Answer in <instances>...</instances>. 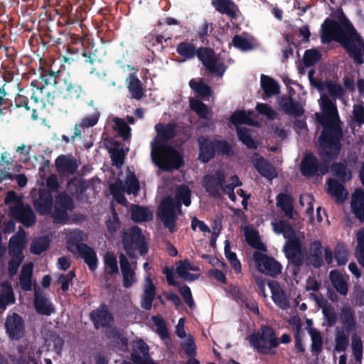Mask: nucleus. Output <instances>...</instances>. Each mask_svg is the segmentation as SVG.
Masks as SVG:
<instances>
[{"label": "nucleus", "instance_id": "f257e3e1", "mask_svg": "<svg viewBox=\"0 0 364 364\" xmlns=\"http://www.w3.org/2000/svg\"><path fill=\"white\" fill-rule=\"evenodd\" d=\"M323 114H316V118L323 129L318 138L320 162L313 153L304 155L300 164L301 174L307 178L323 176L329 171L328 164L338 159L342 148L341 140L343 129L336 105L326 95L321 97Z\"/></svg>", "mask_w": 364, "mask_h": 364}, {"label": "nucleus", "instance_id": "f03ea898", "mask_svg": "<svg viewBox=\"0 0 364 364\" xmlns=\"http://www.w3.org/2000/svg\"><path fill=\"white\" fill-rule=\"evenodd\" d=\"M176 128L175 122H159L154 127L156 136L151 142V156L154 161L161 163L160 167L164 170L178 169L183 165L181 155L168 144L176 136Z\"/></svg>", "mask_w": 364, "mask_h": 364}, {"label": "nucleus", "instance_id": "7ed1b4c3", "mask_svg": "<svg viewBox=\"0 0 364 364\" xmlns=\"http://www.w3.org/2000/svg\"><path fill=\"white\" fill-rule=\"evenodd\" d=\"M54 86L55 91L64 100H75L82 92L80 84L73 80L68 73L55 71L52 68H41L39 80H33L31 86L43 94L48 86Z\"/></svg>", "mask_w": 364, "mask_h": 364}, {"label": "nucleus", "instance_id": "20e7f679", "mask_svg": "<svg viewBox=\"0 0 364 364\" xmlns=\"http://www.w3.org/2000/svg\"><path fill=\"white\" fill-rule=\"evenodd\" d=\"M176 53L183 58V61L190 60L196 57L212 75L223 77L227 70V65L223 62H219L214 50L209 47H196L195 44L188 41L177 44Z\"/></svg>", "mask_w": 364, "mask_h": 364}, {"label": "nucleus", "instance_id": "39448f33", "mask_svg": "<svg viewBox=\"0 0 364 364\" xmlns=\"http://www.w3.org/2000/svg\"><path fill=\"white\" fill-rule=\"evenodd\" d=\"M198 159L203 164H207L215 155L231 156L234 154L232 145L226 140L210 139L205 136L198 139Z\"/></svg>", "mask_w": 364, "mask_h": 364}, {"label": "nucleus", "instance_id": "423d86ee", "mask_svg": "<svg viewBox=\"0 0 364 364\" xmlns=\"http://www.w3.org/2000/svg\"><path fill=\"white\" fill-rule=\"evenodd\" d=\"M250 346L261 355H274L276 348L279 345L276 332L271 326L263 325L257 333L249 336Z\"/></svg>", "mask_w": 364, "mask_h": 364}, {"label": "nucleus", "instance_id": "0eeeda50", "mask_svg": "<svg viewBox=\"0 0 364 364\" xmlns=\"http://www.w3.org/2000/svg\"><path fill=\"white\" fill-rule=\"evenodd\" d=\"M182 204L176 203L173 197L168 196L164 197L159 207V215L164 225L173 233L176 231V222L177 213L182 214Z\"/></svg>", "mask_w": 364, "mask_h": 364}, {"label": "nucleus", "instance_id": "6e6552de", "mask_svg": "<svg viewBox=\"0 0 364 364\" xmlns=\"http://www.w3.org/2000/svg\"><path fill=\"white\" fill-rule=\"evenodd\" d=\"M283 251L289 264L292 267V274L297 275L304 264V250L301 241L297 237L288 240Z\"/></svg>", "mask_w": 364, "mask_h": 364}, {"label": "nucleus", "instance_id": "1a4fd4ad", "mask_svg": "<svg viewBox=\"0 0 364 364\" xmlns=\"http://www.w3.org/2000/svg\"><path fill=\"white\" fill-rule=\"evenodd\" d=\"M253 259L258 271L267 276L275 278L282 272V264L274 257L263 252H255Z\"/></svg>", "mask_w": 364, "mask_h": 364}, {"label": "nucleus", "instance_id": "9d476101", "mask_svg": "<svg viewBox=\"0 0 364 364\" xmlns=\"http://www.w3.org/2000/svg\"><path fill=\"white\" fill-rule=\"evenodd\" d=\"M89 317L96 330L112 327L114 322L113 314L105 303L101 304L97 308L91 311Z\"/></svg>", "mask_w": 364, "mask_h": 364}, {"label": "nucleus", "instance_id": "9b49d317", "mask_svg": "<svg viewBox=\"0 0 364 364\" xmlns=\"http://www.w3.org/2000/svg\"><path fill=\"white\" fill-rule=\"evenodd\" d=\"M226 176L223 171L218 169L213 173L206 174L203 178V186L208 195L213 198L220 197V188L225 183Z\"/></svg>", "mask_w": 364, "mask_h": 364}, {"label": "nucleus", "instance_id": "f8f14e48", "mask_svg": "<svg viewBox=\"0 0 364 364\" xmlns=\"http://www.w3.org/2000/svg\"><path fill=\"white\" fill-rule=\"evenodd\" d=\"M5 330L9 338L12 341H18L23 338L26 326L23 318L17 313L9 314L5 321Z\"/></svg>", "mask_w": 364, "mask_h": 364}, {"label": "nucleus", "instance_id": "ddd939ff", "mask_svg": "<svg viewBox=\"0 0 364 364\" xmlns=\"http://www.w3.org/2000/svg\"><path fill=\"white\" fill-rule=\"evenodd\" d=\"M123 246H134L136 245L141 255H144L148 252V243L146 242L145 237L141 230L137 227L132 228L129 233H124L122 237Z\"/></svg>", "mask_w": 364, "mask_h": 364}, {"label": "nucleus", "instance_id": "4468645a", "mask_svg": "<svg viewBox=\"0 0 364 364\" xmlns=\"http://www.w3.org/2000/svg\"><path fill=\"white\" fill-rule=\"evenodd\" d=\"M10 211L12 216L16 218L27 228L32 226L36 222V217L32 208L28 205H24L22 203L16 204L11 208Z\"/></svg>", "mask_w": 364, "mask_h": 364}, {"label": "nucleus", "instance_id": "2eb2a0df", "mask_svg": "<svg viewBox=\"0 0 364 364\" xmlns=\"http://www.w3.org/2000/svg\"><path fill=\"white\" fill-rule=\"evenodd\" d=\"M53 198L49 191L42 189L39 191L38 197L33 201V207L41 215L51 213Z\"/></svg>", "mask_w": 364, "mask_h": 364}, {"label": "nucleus", "instance_id": "dca6fc26", "mask_svg": "<svg viewBox=\"0 0 364 364\" xmlns=\"http://www.w3.org/2000/svg\"><path fill=\"white\" fill-rule=\"evenodd\" d=\"M151 357L149 347L141 338L133 341L130 358L134 364H140Z\"/></svg>", "mask_w": 364, "mask_h": 364}, {"label": "nucleus", "instance_id": "f3484780", "mask_svg": "<svg viewBox=\"0 0 364 364\" xmlns=\"http://www.w3.org/2000/svg\"><path fill=\"white\" fill-rule=\"evenodd\" d=\"M26 242L24 231L14 235L9 242V254L12 257H23V252Z\"/></svg>", "mask_w": 364, "mask_h": 364}, {"label": "nucleus", "instance_id": "a211bd4d", "mask_svg": "<svg viewBox=\"0 0 364 364\" xmlns=\"http://www.w3.org/2000/svg\"><path fill=\"white\" fill-rule=\"evenodd\" d=\"M88 245L84 242V232L75 229L70 232L67 239V248L69 252L75 255Z\"/></svg>", "mask_w": 364, "mask_h": 364}, {"label": "nucleus", "instance_id": "6ab92c4d", "mask_svg": "<svg viewBox=\"0 0 364 364\" xmlns=\"http://www.w3.org/2000/svg\"><path fill=\"white\" fill-rule=\"evenodd\" d=\"M267 285L272 293V299L277 306L286 309L289 306L288 298L277 281H269Z\"/></svg>", "mask_w": 364, "mask_h": 364}, {"label": "nucleus", "instance_id": "aec40b11", "mask_svg": "<svg viewBox=\"0 0 364 364\" xmlns=\"http://www.w3.org/2000/svg\"><path fill=\"white\" fill-rule=\"evenodd\" d=\"M156 286L149 276L145 277L144 291L141 296V306L145 310H150L156 297Z\"/></svg>", "mask_w": 364, "mask_h": 364}, {"label": "nucleus", "instance_id": "412c9836", "mask_svg": "<svg viewBox=\"0 0 364 364\" xmlns=\"http://www.w3.org/2000/svg\"><path fill=\"white\" fill-rule=\"evenodd\" d=\"M119 259L123 278V286L128 289L136 282L134 269H132L128 259L124 254L121 253L119 255Z\"/></svg>", "mask_w": 364, "mask_h": 364}, {"label": "nucleus", "instance_id": "4be33fe9", "mask_svg": "<svg viewBox=\"0 0 364 364\" xmlns=\"http://www.w3.org/2000/svg\"><path fill=\"white\" fill-rule=\"evenodd\" d=\"M279 105L289 116L300 117L304 113V109L301 105L294 101L291 97H281Z\"/></svg>", "mask_w": 364, "mask_h": 364}, {"label": "nucleus", "instance_id": "5701e85b", "mask_svg": "<svg viewBox=\"0 0 364 364\" xmlns=\"http://www.w3.org/2000/svg\"><path fill=\"white\" fill-rule=\"evenodd\" d=\"M211 4L220 14L232 18H237L238 6L232 0H211Z\"/></svg>", "mask_w": 364, "mask_h": 364}, {"label": "nucleus", "instance_id": "b1692460", "mask_svg": "<svg viewBox=\"0 0 364 364\" xmlns=\"http://www.w3.org/2000/svg\"><path fill=\"white\" fill-rule=\"evenodd\" d=\"M86 18V12L82 6H77L75 9H73L72 11L67 16L59 18L57 25L59 27L65 26H73L80 23Z\"/></svg>", "mask_w": 364, "mask_h": 364}, {"label": "nucleus", "instance_id": "393cba45", "mask_svg": "<svg viewBox=\"0 0 364 364\" xmlns=\"http://www.w3.org/2000/svg\"><path fill=\"white\" fill-rule=\"evenodd\" d=\"M56 169L59 173L73 175L78 168L77 161L65 155L59 156L55 160Z\"/></svg>", "mask_w": 364, "mask_h": 364}, {"label": "nucleus", "instance_id": "a878e982", "mask_svg": "<svg viewBox=\"0 0 364 364\" xmlns=\"http://www.w3.org/2000/svg\"><path fill=\"white\" fill-rule=\"evenodd\" d=\"M34 306L36 311L43 316H50L55 311V309L48 299L43 293L36 290L34 294Z\"/></svg>", "mask_w": 364, "mask_h": 364}, {"label": "nucleus", "instance_id": "bb28decb", "mask_svg": "<svg viewBox=\"0 0 364 364\" xmlns=\"http://www.w3.org/2000/svg\"><path fill=\"white\" fill-rule=\"evenodd\" d=\"M76 255L82 259L91 272H95L98 267L99 260L95 249L89 245L85 247Z\"/></svg>", "mask_w": 364, "mask_h": 364}, {"label": "nucleus", "instance_id": "cd10ccee", "mask_svg": "<svg viewBox=\"0 0 364 364\" xmlns=\"http://www.w3.org/2000/svg\"><path fill=\"white\" fill-rule=\"evenodd\" d=\"M341 322L348 333L354 331L356 328L355 311L350 306H344L341 309Z\"/></svg>", "mask_w": 364, "mask_h": 364}, {"label": "nucleus", "instance_id": "c85d7f7f", "mask_svg": "<svg viewBox=\"0 0 364 364\" xmlns=\"http://www.w3.org/2000/svg\"><path fill=\"white\" fill-rule=\"evenodd\" d=\"M328 191L336 198V203L342 204L345 202L348 196V191L344 186L336 180L329 178L327 181Z\"/></svg>", "mask_w": 364, "mask_h": 364}, {"label": "nucleus", "instance_id": "c756f323", "mask_svg": "<svg viewBox=\"0 0 364 364\" xmlns=\"http://www.w3.org/2000/svg\"><path fill=\"white\" fill-rule=\"evenodd\" d=\"M34 106L35 105H31L26 96L18 93L14 97V105H13L12 111L16 109H23L26 114H31L32 119L36 120L38 114H36V108Z\"/></svg>", "mask_w": 364, "mask_h": 364}, {"label": "nucleus", "instance_id": "7c9ffc66", "mask_svg": "<svg viewBox=\"0 0 364 364\" xmlns=\"http://www.w3.org/2000/svg\"><path fill=\"white\" fill-rule=\"evenodd\" d=\"M308 260L314 268H320L323 264V247L319 240H315L310 245Z\"/></svg>", "mask_w": 364, "mask_h": 364}, {"label": "nucleus", "instance_id": "2f4dec72", "mask_svg": "<svg viewBox=\"0 0 364 364\" xmlns=\"http://www.w3.org/2000/svg\"><path fill=\"white\" fill-rule=\"evenodd\" d=\"M353 213L360 222H364V191L356 190L351 201Z\"/></svg>", "mask_w": 364, "mask_h": 364}, {"label": "nucleus", "instance_id": "473e14b6", "mask_svg": "<svg viewBox=\"0 0 364 364\" xmlns=\"http://www.w3.org/2000/svg\"><path fill=\"white\" fill-rule=\"evenodd\" d=\"M277 206L280 208L284 212L286 215L290 218H294V200L291 196L287 193H279L276 198Z\"/></svg>", "mask_w": 364, "mask_h": 364}, {"label": "nucleus", "instance_id": "72a5a7b5", "mask_svg": "<svg viewBox=\"0 0 364 364\" xmlns=\"http://www.w3.org/2000/svg\"><path fill=\"white\" fill-rule=\"evenodd\" d=\"M329 277L336 290L343 296L347 295L348 286L343 275L338 270H331L329 274Z\"/></svg>", "mask_w": 364, "mask_h": 364}, {"label": "nucleus", "instance_id": "f704fd0d", "mask_svg": "<svg viewBox=\"0 0 364 364\" xmlns=\"http://www.w3.org/2000/svg\"><path fill=\"white\" fill-rule=\"evenodd\" d=\"M127 81L128 82L127 88L132 95V97L137 100L142 99L144 92L139 79L134 74H130Z\"/></svg>", "mask_w": 364, "mask_h": 364}, {"label": "nucleus", "instance_id": "c9c22d12", "mask_svg": "<svg viewBox=\"0 0 364 364\" xmlns=\"http://www.w3.org/2000/svg\"><path fill=\"white\" fill-rule=\"evenodd\" d=\"M131 218L135 223L148 222L152 220L153 214L147 207L134 205L131 210Z\"/></svg>", "mask_w": 364, "mask_h": 364}, {"label": "nucleus", "instance_id": "e433bc0d", "mask_svg": "<svg viewBox=\"0 0 364 364\" xmlns=\"http://www.w3.org/2000/svg\"><path fill=\"white\" fill-rule=\"evenodd\" d=\"M261 87L267 97H272L279 93V85L272 77L265 75H261Z\"/></svg>", "mask_w": 364, "mask_h": 364}, {"label": "nucleus", "instance_id": "4c0bfd02", "mask_svg": "<svg viewBox=\"0 0 364 364\" xmlns=\"http://www.w3.org/2000/svg\"><path fill=\"white\" fill-rule=\"evenodd\" d=\"M255 168L260 175L269 180H272L277 176L274 167L263 157L257 159Z\"/></svg>", "mask_w": 364, "mask_h": 364}, {"label": "nucleus", "instance_id": "58836bf2", "mask_svg": "<svg viewBox=\"0 0 364 364\" xmlns=\"http://www.w3.org/2000/svg\"><path fill=\"white\" fill-rule=\"evenodd\" d=\"M252 114V112L251 111H249L248 113H247L245 110H237L231 114L230 121L235 126H237L239 124H247L252 126L255 124V122L250 116Z\"/></svg>", "mask_w": 364, "mask_h": 364}, {"label": "nucleus", "instance_id": "ea45409f", "mask_svg": "<svg viewBox=\"0 0 364 364\" xmlns=\"http://www.w3.org/2000/svg\"><path fill=\"white\" fill-rule=\"evenodd\" d=\"M333 176L342 182H346L351 178V173L347 166L341 162H333L331 166Z\"/></svg>", "mask_w": 364, "mask_h": 364}, {"label": "nucleus", "instance_id": "a19ab883", "mask_svg": "<svg viewBox=\"0 0 364 364\" xmlns=\"http://www.w3.org/2000/svg\"><path fill=\"white\" fill-rule=\"evenodd\" d=\"M45 343L48 346H53V350L58 355H61V352L64 346V340L56 333L49 331L46 335Z\"/></svg>", "mask_w": 364, "mask_h": 364}, {"label": "nucleus", "instance_id": "79ce46f5", "mask_svg": "<svg viewBox=\"0 0 364 364\" xmlns=\"http://www.w3.org/2000/svg\"><path fill=\"white\" fill-rule=\"evenodd\" d=\"M274 231L277 234H283L288 240L296 237L295 230L287 220H281L279 222L272 223Z\"/></svg>", "mask_w": 364, "mask_h": 364}, {"label": "nucleus", "instance_id": "37998d69", "mask_svg": "<svg viewBox=\"0 0 364 364\" xmlns=\"http://www.w3.org/2000/svg\"><path fill=\"white\" fill-rule=\"evenodd\" d=\"M32 273L33 264L31 263L22 267L19 277V284L21 288L24 291H28L32 289Z\"/></svg>", "mask_w": 364, "mask_h": 364}, {"label": "nucleus", "instance_id": "c03bdc74", "mask_svg": "<svg viewBox=\"0 0 364 364\" xmlns=\"http://www.w3.org/2000/svg\"><path fill=\"white\" fill-rule=\"evenodd\" d=\"M189 86L200 98L208 97L212 94L211 87L204 83L203 78H200L198 82L194 79L191 80Z\"/></svg>", "mask_w": 364, "mask_h": 364}, {"label": "nucleus", "instance_id": "a18cd8bd", "mask_svg": "<svg viewBox=\"0 0 364 364\" xmlns=\"http://www.w3.org/2000/svg\"><path fill=\"white\" fill-rule=\"evenodd\" d=\"M308 333L311 339V351L314 355H318L321 352L323 347V338L321 336V333L318 329L314 328H309Z\"/></svg>", "mask_w": 364, "mask_h": 364}, {"label": "nucleus", "instance_id": "49530a36", "mask_svg": "<svg viewBox=\"0 0 364 364\" xmlns=\"http://www.w3.org/2000/svg\"><path fill=\"white\" fill-rule=\"evenodd\" d=\"M246 241L250 246L255 250L266 252L267 247L261 242L259 232L253 229L246 232L245 233Z\"/></svg>", "mask_w": 364, "mask_h": 364}, {"label": "nucleus", "instance_id": "de8ad7c7", "mask_svg": "<svg viewBox=\"0 0 364 364\" xmlns=\"http://www.w3.org/2000/svg\"><path fill=\"white\" fill-rule=\"evenodd\" d=\"M237 134L238 139L242 144L250 149H256L258 147V142L252 139L250 130L246 127L237 128Z\"/></svg>", "mask_w": 364, "mask_h": 364}, {"label": "nucleus", "instance_id": "09e8293b", "mask_svg": "<svg viewBox=\"0 0 364 364\" xmlns=\"http://www.w3.org/2000/svg\"><path fill=\"white\" fill-rule=\"evenodd\" d=\"M191 191L186 185H181L177 188L175 193V202L189 206L191 203Z\"/></svg>", "mask_w": 364, "mask_h": 364}, {"label": "nucleus", "instance_id": "8fccbe9b", "mask_svg": "<svg viewBox=\"0 0 364 364\" xmlns=\"http://www.w3.org/2000/svg\"><path fill=\"white\" fill-rule=\"evenodd\" d=\"M113 128L124 141H127L131 137V128L124 121V119L119 117L113 119Z\"/></svg>", "mask_w": 364, "mask_h": 364}, {"label": "nucleus", "instance_id": "3c124183", "mask_svg": "<svg viewBox=\"0 0 364 364\" xmlns=\"http://www.w3.org/2000/svg\"><path fill=\"white\" fill-rule=\"evenodd\" d=\"M105 272L107 275H113L119 273L117 260L114 255L111 252H107L104 256Z\"/></svg>", "mask_w": 364, "mask_h": 364}, {"label": "nucleus", "instance_id": "603ef678", "mask_svg": "<svg viewBox=\"0 0 364 364\" xmlns=\"http://www.w3.org/2000/svg\"><path fill=\"white\" fill-rule=\"evenodd\" d=\"M81 55L83 58V62L85 64H89L94 66L101 63V58L97 53V49H94V46L84 48L81 52Z\"/></svg>", "mask_w": 364, "mask_h": 364}, {"label": "nucleus", "instance_id": "864d4df0", "mask_svg": "<svg viewBox=\"0 0 364 364\" xmlns=\"http://www.w3.org/2000/svg\"><path fill=\"white\" fill-rule=\"evenodd\" d=\"M81 55L83 58V62L85 64H89L94 66L101 63V58L97 53V49H94V46L84 48L81 52Z\"/></svg>", "mask_w": 364, "mask_h": 364}, {"label": "nucleus", "instance_id": "5fc2aeb1", "mask_svg": "<svg viewBox=\"0 0 364 364\" xmlns=\"http://www.w3.org/2000/svg\"><path fill=\"white\" fill-rule=\"evenodd\" d=\"M224 251L227 259L229 261L235 273H240L242 272L241 263L237 259V255L231 251L230 242L228 240H225V242Z\"/></svg>", "mask_w": 364, "mask_h": 364}, {"label": "nucleus", "instance_id": "6e6d98bb", "mask_svg": "<svg viewBox=\"0 0 364 364\" xmlns=\"http://www.w3.org/2000/svg\"><path fill=\"white\" fill-rule=\"evenodd\" d=\"M50 245V240L48 237H40L33 240L31 245V252L39 255L46 251Z\"/></svg>", "mask_w": 364, "mask_h": 364}, {"label": "nucleus", "instance_id": "4d7b16f0", "mask_svg": "<svg viewBox=\"0 0 364 364\" xmlns=\"http://www.w3.org/2000/svg\"><path fill=\"white\" fill-rule=\"evenodd\" d=\"M321 53L317 49H308L304 54V63L307 68L312 67L321 59Z\"/></svg>", "mask_w": 364, "mask_h": 364}, {"label": "nucleus", "instance_id": "13d9d810", "mask_svg": "<svg viewBox=\"0 0 364 364\" xmlns=\"http://www.w3.org/2000/svg\"><path fill=\"white\" fill-rule=\"evenodd\" d=\"M336 261L339 266L345 265L348 259V250L343 243H338L334 249Z\"/></svg>", "mask_w": 364, "mask_h": 364}, {"label": "nucleus", "instance_id": "bf43d9fd", "mask_svg": "<svg viewBox=\"0 0 364 364\" xmlns=\"http://www.w3.org/2000/svg\"><path fill=\"white\" fill-rule=\"evenodd\" d=\"M55 204L68 211H71L75 208L74 200L65 192H61L56 196Z\"/></svg>", "mask_w": 364, "mask_h": 364}, {"label": "nucleus", "instance_id": "052dcab7", "mask_svg": "<svg viewBox=\"0 0 364 364\" xmlns=\"http://www.w3.org/2000/svg\"><path fill=\"white\" fill-rule=\"evenodd\" d=\"M191 109L195 112L200 119H207L208 114V107L203 102L198 100L191 99L190 101Z\"/></svg>", "mask_w": 364, "mask_h": 364}, {"label": "nucleus", "instance_id": "680f3d73", "mask_svg": "<svg viewBox=\"0 0 364 364\" xmlns=\"http://www.w3.org/2000/svg\"><path fill=\"white\" fill-rule=\"evenodd\" d=\"M112 165L117 168H120L124 163L125 154L122 149L119 147L111 148L109 150Z\"/></svg>", "mask_w": 364, "mask_h": 364}, {"label": "nucleus", "instance_id": "e2e57ef3", "mask_svg": "<svg viewBox=\"0 0 364 364\" xmlns=\"http://www.w3.org/2000/svg\"><path fill=\"white\" fill-rule=\"evenodd\" d=\"M152 320L156 326V332L162 340L170 339V335L166 326V323L163 318L153 316Z\"/></svg>", "mask_w": 364, "mask_h": 364}, {"label": "nucleus", "instance_id": "0e129e2a", "mask_svg": "<svg viewBox=\"0 0 364 364\" xmlns=\"http://www.w3.org/2000/svg\"><path fill=\"white\" fill-rule=\"evenodd\" d=\"M358 244L355 249V257L360 265L364 267V230L357 234Z\"/></svg>", "mask_w": 364, "mask_h": 364}, {"label": "nucleus", "instance_id": "69168bd1", "mask_svg": "<svg viewBox=\"0 0 364 364\" xmlns=\"http://www.w3.org/2000/svg\"><path fill=\"white\" fill-rule=\"evenodd\" d=\"M6 92L4 87H0V115L6 114L7 112H11L13 103L11 100L6 97Z\"/></svg>", "mask_w": 364, "mask_h": 364}, {"label": "nucleus", "instance_id": "338daca9", "mask_svg": "<svg viewBox=\"0 0 364 364\" xmlns=\"http://www.w3.org/2000/svg\"><path fill=\"white\" fill-rule=\"evenodd\" d=\"M335 342L334 350L341 353L346 350L349 344V339L343 331H339L336 335Z\"/></svg>", "mask_w": 364, "mask_h": 364}, {"label": "nucleus", "instance_id": "774afa93", "mask_svg": "<svg viewBox=\"0 0 364 364\" xmlns=\"http://www.w3.org/2000/svg\"><path fill=\"white\" fill-rule=\"evenodd\" d=\"M322 313L328 327H332L338 321L337 314L331 305H328V307H323Z\"/></svg>", "mask_w": 364, "mask_h": 364}]
</instances>
